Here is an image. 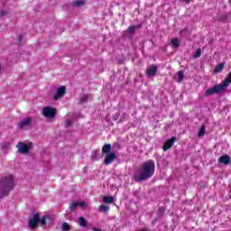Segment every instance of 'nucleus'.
<instances>
[{
  "mask_svg": "<svg viewBox=\"0 0 231 231\" xmlns=\"http://www.w3.org/2000/svg\"><path fill=\"white\" fill-rule=\"evenodd\" d=\"M193 57L194 59H199V57H201V49H198L194 53Z\"/></svg>",
  "mask_w": 231,
  "mask_h": 231,
  "instance_id": "27",
  "label": "nucleus"
},
{
  "mask_svg": "<svg viewBox=\"0 0 231 231\" xmlns=\"http://www.w3.org/2000/svg\"><path fill=\"white\" fill-rule=\"evenodd\" d=\"M176 142V137H171V141H166L165 145L162 147L163 151H169L174 143Z\"/></svg>",
  "mask_w": 231,
  "mask_h": 231,
  "instance_id": "12",
  "label": "nucleus"
},
{
  "mask_svg": "<svg viewBox=\"0 0 231 231\" xmlns=\"http://www.w3.org/2000/svg\"><path fill=\"white\" fill-rule=\"evenodd\" d=\"M61 230L62 231H69V230H71V226H69V224H68L67 222H63L61 224Z\"/></svg>",
  "mask_w": 231,
  "mask_h": 231,
  "instance_id": "20",
  "label": "nucleus"
},
{
  "mask_svg": "<svg viewBox=\"0 0 231 231\" xmlns=\"http://www.w3.org/2000/svg\"><path fill=\"white\" fill-rule=\"evenodd\" d=\"M177 75H178V79H177V82H182L183 81V79H184V77H185V74L183 73V71H179L178 73H177Z\"/></svg>",
  "mask_w": 231,
  "mask_h": 231,
  "instance_id": "22",
  "label": "nucleus"
},
{
  "mask_svg": "<svg viewBox=\"0 0 231 231\" xmlns=\"http://www.w3.org/2000/svg\"><path fill=\"white\" fill-rule=\"evenodd\" d=\"M74 5H75V6H84V1H82V0L76 1V2L74 3Z\"/></svg>",
  "mask_w": 231,
  "mask_h": 231,
  "instance_id": "31",
  "label": "nucleus"
},
{
  "mask_svg": "<svg viewBox=\"0 0 231 231\" xmlns=\"http://www.w3.org/2000/svg\"><path fill=\"white\" fill-rule=\"evenodd\" d=\"M171 44H172L173 48H179L180 47V40H178V38L172 39Z\"/></svg>",
  "mask_w": 231,
  "mask_h": 231,
  "instance_id": "23",
  "label": "nucleus"
},
{
  "mask_svg": "<svg viewBox=\"0 0 231 231\" xmlns=\"http://www.w3.org/2000/svg\"><path fill=\"white\" fill-rule=\"evenodd\" d=\"M15 187V180L14 175H7L0 180V198H5L14 190Z\"/></svg>",
  "mask_w": 231,
  "mask_h": 231,
  "instance_id": "2",
  "label": "nucleus"
},
{
  "mask_svg": "<svg viewBox=\"0 0 231 231\" xmlns=\"http://www.w3.org/2000/svg\"><path fill=\"white\" fill-rule=\"evenodd\" d=\"M16 147L18 149V152H20L21 154H28V152H30V150L33 147V143H30L26 144L23 142H19Z\"/></svg>",
  "mask_w": 231,
  "mask_h": 231,
  "instance_id": "4",
  "label": "nucleus"
},
{
  "mask_svg": "<svg viewBox=\"0 0 231 231\" xmlns=\"http://www.w3.org/2000/svg\"><path fill=\"white\" fill-rule=\"evenodd\" d=\"M99 212H109V206H106V205L99 206Z\"/></svg>",
  "mask_w": 231,
  "mask_h": 231,
  "instance_id": "24",
  "label": "nucleus"
},
{
  "mask_svg": "<svg viewBox=\"0 0 231 231\" xmlns=\"http://www.w3.org/2000/svg\"><path fill=\"white\" fill-rule=\"evenodd\" d=\"M89 100H91V95L85 94V95L79 97L78 102H79V104H81V106H84V104H88V102H89Z\"/></svg>",
  "mask_w": 231,
  "mask_h": 231,
  "instance_id": "11",
  "label": "nucleus"
},
{
  "mask_svg": "<svg viewBox=\"0 0 231 231\" xmlns=\"http://www.w3.org/2000/svg\"><path fill=\"white\" fill-rule=\"evenodd\" d=\"M77 207H78L77 201H74L69 205V208L70 210H73V212L74 210H77Z\"/></svg>",
  "mask_w": 231,
  "mask_h": 231,
  "instance_id": "28",
  "label": "nucleus"
},
{
  "mask_svg": "<svg viewBox=\"0 0 231 231\" xmlns=\"http://www.w3.org/2000/svg\"><path fill=\"white\" fill-rule=\"evenodd\" d=\"M71 124H72L71 120H67V121L65 122L66 127H69V125H71Z\"/></svg>",
  "mask_w": 231,
  "mask_h": 231,
  "instance_id": "36",
  "label": "nucleus"
},
{
  "mask_svg": "<svg viewBox=\"0 0 231 231\" xmlns=\"http://www.w3.org/2000/svg\"><path fill=\"white\" fill-rule=\"evenodd\" d=\"M218 162L220 163H224V165H228L230 163V156L228 155H222L219 159Z\"/></svg>",
  "mask_w": 231,
  "mask_h": 231,
  "instance_id": "14",
  "label": "nucleus"
},
{
  "mask_svg": "<svg viewBox=\"0 0 231 231\" xmlns=\"http://www.w3.org/2000/svg\"><path fill=\"white\" fill-rule=\"evenodd\" d=\"M116 159V154L115 152L106 153L105 157V165H111L112 162Z\"/></svg>",
  "mask_w": 231,
  "mask_h": 231,
  "instance_id": "8",
  "label": "nucleus"
},
{
  "mask_svg": "<svg viewBox=\"0 0 231 231\" xmlns=\"http://www.w3.org/2000/svg\"><path fill=\"white\" fill-rule=\"evenodd\" d=\"M51 226V225H53V218L51 217L46 215L42 218H41V226Z\"/></svg>",
  "mask_w": 231,
  "mask_h": 231,
  "instance_id": "9",
  "label": "nucleus"
},
{
  "mask_svg": "<svg viewBox=\"0 0 231 231\" xmlns=\"http://www.w3.org/2000/svg\"><path fill=\"white\" fill-rule=\"evenodd\" d=\"M78 207H81V208H84L86 207V202L84 201H76Z\"/></svg>",
  "mask_w": 231,
  "mask_h": 231,
  "instance_id": "32",
  "label": "nucleus"
},
{
  "mask_svg": "<svg viewBox=\"0 0 231 231\" xmlns=\"http://www.w3.org/2000/svg\"><path fill=\"white\" fill-rule=\"evenodd\" d=\"M155 170L156 164L153 161L150 160L143 162L139 170V172L134 175V181L140 183L141 181H145L146 180L152 178Z\"/></svg>",
  "mask_w": 231,
  "mask_h": 231,
  "instance_id": "1",
  "label": "nucleus"
},
{
  "mask_svg": "<svg viewBox=\"0 0 231 231\" xmlns=\"http://www.w3.org/2000/svg\"><path fill=\"white\" fill-rule=\"evenodd\" d=\"M164 213H165V208L163 207L159 208L158 209L159 216H163Z\"/></svg>",
  "mask_w": 231,
  "mask_h": 231,
  "instance_id": "30",
  "label": "nucleus"
},
{
  "mask_svg": "<svg viewBox=\"0 0 231 231\" xmlns=\"http://www.w3.org/2000/svg\"><path fill=\"white\" fill-rule=\"evenodd\" d=\"M64 95H66V87L61 86L57 89V92L54 95L53 98H54V100H59V99L62 98V97H64Z\"/></svg>",
  "mask_w": 231,
  "mask_h": 231,
  "instance_id": "7",
  "label": "nucleus"
},
{
  "mask_svg": "<svg viewBox=\"0 0 231 231\" xmlns=\"http://www.w3.org/2000/svg\"><path fill=\"white\" fill-rule=\"evenodd\" d=\"M32 120L33 119L32 117H27L23 119L18 123L19 129H23V127H28V125L32 124Z\"/></svg>",
  "mask_w": 231,
  "mask_h": 231,
  "instance_id": "10",
  "label": "nucleus"
},
{
  "mask_svg": "<svg viewBox=\"0 0 231 231\" xmlns=\"http://www.w3.org/2000/svg\"><path fill=\"white\" fill-rule=\"evenodd\" d=\"M148 77H152V75H156L158 73V68L156 66H152L148 70L146 71Z\"/></svg>",
  "mask_w": 231,
  "mask_h": 231,
  "instance_id": "15",
  "label": "nucleus"
},
{
  "mask_svg": "<svg viewBox=\"0 0 231 231\" xmlns=\"http://www.w3.org/2000/svg\"><path fill=\"white\" fill-rule=\"evenodd\" d=\"M79 226H82L83 228H86V226H88V221L86 220V218H84V217H79Z\"/></svg>",
  "mask_w": 231,
  "mask_h": 231,
  "instance_id": "17",
  "label": "nucleus"
},
{
  "mask_svg": "<svg viewBox=\"0 0 231 231\" xmlns=\"http://www.w3.org/2000/svg\"><path fill=\"white\" fill-rule=\"evenodd\" d=\"M223 68H225V64L220 63L215 69V73H221L223 71Z\"/></svg>",
  "mask_w": 231,
  "mask_h": 231,
  "instance_id": "21",
  "label": "nucleus"
},
{
  "mask_svg": "<svg viewBox=\"0 0 231 231\" xmlns=\"http://www.w3.org/2000/svg\"><path fill=\"white\" fill-rule=\"evenodd\" d=\"M136 28H138V26H130L128 27V32L131 35H134V32H136Z\"/></svg>",
  "mask_w": 231,
  "mask_h": 231,
  "instance_id": "26",
  "label": "nucleus"
},
{
  "mask_svg": "<svg viewBox=\"0 0 231 231\" xmlns=\"http://www.w3.org/2000/svg\"><path fill=\"white\" fill-rule=\"evenodd\" d=\"M103 203H106V204H111V203H115V198L113 196H105L103 198Z\"/></svg>",
  "mask_w": 231,
  "mask_h": 231,
  "instance_id": "16",
  "label": "nucleus"
},
{
  "mask_svg": "<svg viewBox=\"0 0 231 231\" xmlns=\"http://www.w3.org/2000/svg\"><path fill=\"white\" fill-rule=\"evenodd\" d=\"M18 44L21 45V42H23V35H19L17 37Z\"/></svg>",
  "mask_w": 231,
  "mask_h": 231,
  "instance_id": "34",
  "label": "nucleus"
},
{
  "mask_svg": "<svg viewBox=\"0 0 231 231\" xmlns=\"http://www.w3.org/2000/svg\"><path fill=\"white\" fill-rule=\"evenodd\" d=\"M42 115L45 116V118H55L57 109L51 106H45L42 109Z\"/></svg>",
  "mask_w": 231,
  "mask_h": 231,
  "instance_id": "5",
  "label": "nucleus"
},
{
  "mask_svg": "<svg viewBox=\"0 0 231 231\" xmlns=\"http://www.w3.org/2000/svg\"><path fill=\"white\" fill-rule=\"evenodd\" d=\"M39 223L41 225V215L36 213L33 217L30 219L29 226L30 228L35 229L39 226Z\"/></svg>",
  "mask_w": 231,
  "mask_h": 231,
  "instance_id": "6",
  "label": "nucleus"
},
{
  "mask_svg": "<svg viewBox=\"0 0 231 231\" xmlns=\"http://www.w3.org/2000/svg\"><path fill=\"white\" fill-rule=\"evenodd\" d=\"M180 35H181L182 37H187V36L190 35V32H189V29L184 28V29L180 30Z\"/></svg>",
  "mask_w": 231,
  "mask_h": 231,
  "instance_id": "19",
  "label": "nucleus"
},
{
  "mask_svg": "<svg viewBox=\"0 0 231 231\" xmlns=\"http://www.w3.org/2000/svg\"><path fill=\"white\" fill-rule=\"evenodd\" d=\"M96 231H100V230H97V229Z\"/></svg>",
  "mask_w": 231,
  "mask_h": 231,
  "instance_id": "37",
  "label": "nucleus"
},
{
  "mask_svg": "<svg viewBox=\"0 0 231 231\" xmlns=\"http://www.w3.org/2000/svg\"><path fill=\"white\" fill-rule=\"evenodd\" d=\"M198 136H199V138H201V136H205V125H202L200 127Z\"/></svg>",
  "mask_w": 231,
  "mask_h": 231,
  "instance_id": "25",
  "label": "nucleus"
},
{
  "mask_svg": "<svg viewBox=\"0 0 231 231\" xmlns=\"http://www.w3.org/2000/svg\"><path fill=\"white\" fill-rule=\"evenodd\" d=\"M113 146L110 143L105 144L102 148V154H110Z\"/></svg>",
  "mask_w": 231,
  "mask_h": 231,
  "instance_id": "13",
  "label": "nucleus"
},
{
  "mask_svg": "<svg viewBox=\"0 0 231 231\" xmlns=\"http://www.w3.org/2000/svg\"><path fill=\"white\" fill-rule=\"evenodd\" d=\"M0 15H1L2 17H5V15H8V12H6V11H1V12H0Z\"/></svg>",
  "mask_w": 231,
  "mask_h": 231,
  "instance_id": "35",
  "label": "nucleus"
},
{
  "mask_svg": "<svg viewBox=\"0 0 231 231\" xmlns=\"http://www.w3.org/2000/svg\"><path fill=\"white\" fill-rule=\"evenodd\" d=\"M91 156H92V160H95V161L98 160L99 158L98 156H100V150L93 151L91 153Z\"/></svg>",
  "mask_w": 231,
  "mask_h": 231,
  "instance_id": "18",
  "label": "nucleus"
},
{
  "mask_svg": "<svg viewBox=\"0 0 231 231\" xmlns=\"http://www.w3.org/2000/svg\"><path fill=\"white\" fill-rule=\"evenodd\" d=\"M230 86V81H224L223 84H217L212 88H208L205 92V97H212V95H221L225 89Z\"/></svg>",
  "mask_w": 231,
  "mask_h": 231,
  "instance_id": "3",
  "label": "nucleus"
},
{
  "mask_svg": "<svg viewBox=\"0 0 231 231\" xmlns=\"http://www.w3.org/2000/svg\"><path fill=\"white\" fill-rule=\"evenodd\" d=\"M127 118H129V115L127 114H123L120 117L119 122H125V120H127Z\"/></svg>",
  "mask_w": 231,
  "mask_h": 231,
  "instance_id": "29",
  "label": "nucleus"
},
{
  "mask_svg": "<svg viewBox=\"0 0 231 231\" xmlns=\"http://www.w3.org/2000/svg\"><path fill=\"white\" fill-rule=\"evenodd\" d=\"M118 118H120V113H116L114 116H113V120H118Z\"/></svg>",
  "mask_w": 231,
  "mask_h": 231,
  "instance_id": "33",
  "label": "nucleus"
}]
</instances>
